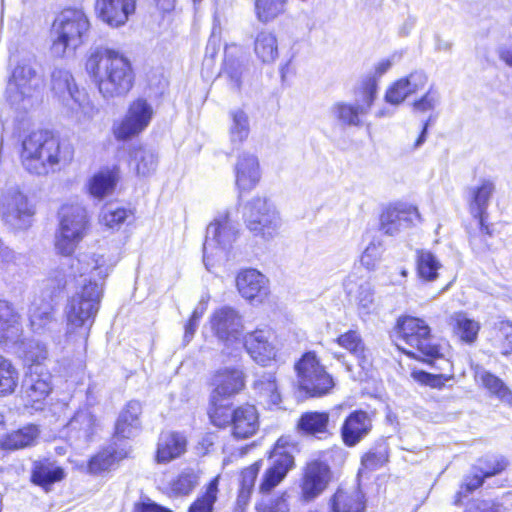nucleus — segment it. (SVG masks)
Here are the masks:
<instances>
[{
	"mask_svg": "<svg viewBox=\"0 0 512 512\" xmlns=\"http://www.w3.org/2000/svg\"><path fill=\"white\" fill-rule=\"evenodd\" d=\"M142 405L138 401H130L120 412L115 426V433L121 438H131L141 429L140 415Z\"/></svg>",
	"mask_w": 512,
	"mask_h": 512,
	"instance_id": "7c9ffc66",
	"label": "nucleus"
},
{
	"mask_svg": "<svg viewBox=\"0 0 512 512\" xmlns=\"http://www.w3.org/2000/svg\"><path fill=\"white\" fill-rule=\"evenodd\" d=\"M17 384V370L10 361L0 355V395L13 393Z\"/></svg>",
	"mask_w": 512,
	"mask_h": 512,
	"instance_id": "8fccbe9b",
	"label": "nucleus"
},
{
	"mask_svg": "<svg viewBox=\"0 0 512 512\" xmlns=\"http://www.w3.org/2000/svg\"><path fill=\"white\" fill-rule=\"evenodd\" d=\"M128 216V211L124 208L112 209L107 207L103 209L100 215V221L109 228H115L121 225Z\"/></svg>",
	"mask_w": 512,
	"mask_h": 512,
	"instance_id": "052dcab7",
	"label": "nucleus"
},
{
	"mask_svg": "<svg viewBox=\"0 0 512 512\" xmlns=\"http://www.w3.org/2000/svg\"><path fill=\"white\" fill-rule=\"evenodd\" d=\"M295 369L300 388L312 397L326 394L334 385L332 377L313 352L305 353L296 363Z\"/></svg>",
	"mask_w": 512,
	"mask_h": 512,
	"instance_id": "f8f14e48",
	"label": "nucleus"
},
{
	"mask_svg": "<svg viewBox=\"0 0 512 512\" xmlns=\"http://www.w3.org/2000/svg\"><path fill=\"white\" fill-rule=\"evenodd\" d=\"M51 86L55 95L76 115L92 119L98 114V108L89 99L87 93L78 89L69 71L55 69L51 75Z\"/></svg>",
	"mask_w": 512,
	"mask_h": 512,
	"instance_id": "1a4fd4ad",
	"label": "nucleus"
},
{
	"mask_svg": "<svg viewBox=\"0 0 512 512\" xmlns=\"http://www.w3.org/2000/svg\"><path fill=\"white\" fill-rule=\"evenodd\" d=\"M51 389V375L41 365H31L22 384V393L27 403L36 406L49 395Z\"/></svg>",
	"mask_w": 512,
	"mask_h": 512,
	"instance_id": "aec40b11",
	"label": "nucleus"
},
{
	"mask_svg": "<svg viewBox=\"0 0 512 512\" xmlns=\"http://www.w3.org/2000/svg\"><path fill=\"white\" fill-rule=\"evenodd\" d=\"M271 336L272 333L268 329H256L242 337L247 353L263 366L275 357V348L270 342Z\"/></svg>",
	"mask_w": 512,
	"mask_h": 512,
	"instance_id": "393cba45",
	"label": "nucleus"
},
{
	"mask_svg": "<svg viewBox=\"0 0 512 512\" xmlns=\"http://www.w3.org/2000/svg\"><path fill=\"white\" fill-rule=\"evenodd\" d=\"M260 467L261 461H257L241 472L240 490L237 499L239 505H246L250 500Z\"/></svg>",
	"mask_w": 512,
	"mask_h": 512,
	"instance_id": "de8ad7c7",
	"label": "nucleus"
},
{
	"mask_svg": "<svg viewBox=\"0 0 512 512\" xmlns=\"http://www.w3.org/2000/svg\"><path fill=\"white\" fill-rule=\"evenodd\" d=\"M372 420L367 412L359 410L352 412L341 427V438L348 447H354L371 431Z\"/></svg>",
	"mask_w": 512,
	"mask_h": 512,
	"instance_id": "bb28decb",
	"label": "nucleus"
},
{
	"mask_svg": "<svg viewBox=\"0 0 512 512\" xmlns=\"http://www.w3.org/2000/svg\"><path fill=\"white\" fill-rule=\"evenodd\" d=\"M97 420L92 411L85 407L75 412L65 427L66 436L75 444L88 443L97 429Z\"/></svg>",
	"mask_w": 512,
	"mask_h": 512,
	"instance_id": "b1692460",
	"label": "nucleus"
},
{
	"mask_svg": "<svg viewBox=\"0 0 512 512\" xmlns=\"http://www.w3.org/2000/svg\"><path fill=\"white\" fill-rule=\"evenodd\" d=\"M187 449L185 435L175 431H165L159 435L157 442L156 461L169 463L181 457Z\"/></svg>",
	"mask_w": 512,
	"mask_h": 512,
	"instance_id": "c85d7f7f",
	"label": "nucleus"
},
{
	"mask_svg": "<svg viewBox=\"0 0 512 512\" xmlns=\"http://www.w3.org/2000/svg\"><path fill=\"white\" fill-rule=\"evenodd\" d=\"M495 184L489 179L481 180L479 186L471 189L470 212L472 216L486 215Z\"/></svg>",
	"mask_w": 512,
	"mask_h": 512,
	"instance_id": "58836bf2",
	"label": "nucleus"
},
{
	"mask_svg": "<svg viewBox=\"0 0 512 512\" xmlns=\"http://www.w3.org/2000/svg\"><path fill=\"white\" fill-rule=\"evenodd\" d=\"M346 293L354 297L360 306L369 308L373 303V291L371 284L359 278L356 274H350L343 283Z\"/></svg>",
	"mask_w": 512,
	"mask_h": 512,
	"instance_id": "4c0bfd02",
	"label": "nucleus"
},
{
	"mask_svg": "<svg viewBox=\"0 0 512 512\" xmlns=\"http://www.w3.org/2000/svg\"><path fill=\"white\" fill-rule=\"evenodd\" d=\"M330 480V468L321 461L309 462L305 469L301 484L302 497L311 501L318 497L327 487Z\"/></svg>",
	"mask_w": 512,
	"mask_h": 512,
	"instance_id": "412c9836",
	"label": "nucleus"
},
{
	"mask_svg": "<svg viewBox=\"0 0 512 512\" xmlns=\"http://www.w3.org/2000/svg\"><path fill=\"white\" fill-rule=\"evenodd\" d=\"M295 450L296 446L289 437H280L277 440L270 456V466L266 469L259 485L261 494H268L294 467L293 452Z\"/></svg>",
	"mask_w": 512,
	"mask_h": 512,
	"instance_id": "9b49d317",
	"label": "nucleus"
},
{
	"mask_svg": "<svg viewBox=\"0 0 512 512\" xmlns=\"http://www.w3.org/2000/svg\"><path fill=\"white\" fill-rule=\"evenodd\" d=\"M53 309L49 303H44L41 306H35L30 309V325L35 332L44 329L52 322Z\"/></svg>",
	"mask_w": 512,
	"mask_h": 512,
	"instance_id": "603ef678",
	"label": "nucleus"
},
{
	"mask_svg": "<svg viewBox=\"0 0 512 512\" xmlns=\"http://www.w3.org/2000/svg\"><path fill=\"white\" fill-rule=\"evenodd\" d=\"M125 455L117 453L112 448H107L95 455L89 462V471L94 474L109 470L118 460Z\"/></svg>",
	"mask_w": 512,
	"mask_h": 512,
	"instance_id": "09e8293b",
	"label": "nucleus"
},
{
	"mask_svg": "<svg viewBox=\"0 0 512 512\" xmlns=\"http://www.w3.org/2000/svg\"><path fill=\"white\" fill-rule=\"evenodd\" d=\"M42 84L41 77L37 74L35 63L23 61L13 70L7 86L8 99L12 104L24 101L31 97Z\"/></svg>",
	"mask_w": 512,
	"mask_h": 512,
	"instance_id": "f3484780",
	"label": "nucleus"
},
{
	"mask_svg": "<svg viewBox=\"0 0 512 512\" xmlns=\"http://www.w3.org/2000/svg\"><path fill=\"white\" fill-rule=\"evenodd\" d=\"M449 325L462 342L473 344L477 340L480 324L469 318L466 313H453L449 318Z\"/></svg>",
	"mask_w": 512,
	"mask_h": 512,
	"instance_id": "f704fd0d",
	"label": "nucleus"
},
{
	"mask_svg": "<svg viewBox=\"0 0 512 512\" xmlns=\"http://www.w3.org/2000/svg\"><path fill=\"white\" fill-rule=\"evenodd\" d=\"M65 476L64 470L53 463H41L35 466L32 480L35 484L48 490L53 483L61 481Z\"/></svg>",
	"mask_w": 512,
	"mask_h": 512,
	"instance_id": "c03bdc74",
	"label": "nucleus"
},
{
	"mask_svg": "<svg viewBox=\"0 0 512 512\" xmlns=\"http://www.w3.org/2000/svg\"><path fill=\"white\" fill-rule=\"evenodd\" d=\"M427 82L428 77L423 71H414L391 85L386 91L385 99L388 103L398 105L408 96L423 90Z\"/></svg>",
	"mask_w": 512,
	"mask_h": 512,
	"instance_id": "a878e982",
	"label": "nucleus"
},
{
	"mask_svg": "<svg viewBox=\"0 0 512 512\" xmlns=\"http://www.w3.org/2000/svg\"><path fill=\"white\" fill-rule=\"evenodd\" d=\"M397 334L407 346L398 345V347L407 355L429 364L440 361L441 365L437 367L440 370L451 366L450 362L443 357L442 347L431 335V329L423 319L412 316L399 318Z\"/></svg>",
	"mask_w": 512,
	"mask_h": 512,
	"instance_id": "7ed1b4c3",
	"label": "nucleus"
},
{
	"mask_svg": "<svg viewBox=\"0 0 512 512\" xmlns=\"http://www.w3.org/2000/svg\"><path fill=\"white\" fill-rule=\"evenodd\" d=\"M231 425L234 437L246 439L253 436L259 428V415L255 406L244 404L234 409Z\"/></svg>",
	"mask_w": 512,
	"mask_h": 512,
	"instance_id": "cd10ccee",
	"label": "nucleus"
},
{
	"mask_svg": "<svg viewBox=\"0 0 512 512\" xmlns=\"http://www.w3.org/2000/svg\"><path fill=\"white\" fill-rule=\"evenodd\" d=\"M238 226V223L230 218L228 212L219 214L208 225L203 244V261L208 270H210V260L226 258L227 251L238 237Z\"/></svg>",
	"mask_w": 512,
	"mask_h": 512,
	"instance_id": "0eeeda50",
	"label": "nucleus"
},
{
	"mask_svg": "<svg viewBox=\"0 0 512 512\" xmlns=\"http://www.w3.org/2000/svg\"><path fill=\"white\" fill-rule=\"evenodd\" d=\"M244 218L250 233L265 242L278 236L282 226L278 210L266 197H254L246 206Z\"/></svg>",
	"mask_w": 512,
	"mask_h": 512,
	"instance_id": "6e6552de",
	"label": "nucleus"
},
{
	"mask_svg": "<svg viewBox=\"0 0 512 512\" xmlns=\"http://www.w3.org/2000/svg\"><path fill=\"white\" fill-rule=\"evenodd\" d=\"M253 389L260 402L268 408H280L281 392L274 373H263L253 384Z\"/></svg>",
	"mask_w": 512,
	"mask_h": 512,
	"instance_id": "2f4dec72",
	"label": "nucleus"
},
{
	"mask_svg": "<svg viewBox=\"0 0 512 512\" xmlns=\"http://www.w3.org/2000/svg\"><path fill=\"white\" fill-rule=\"evenodd\" d=\"M21 163L31 174L47 175L66 160L60 140L48 131H34L24 138L20 154Z\"/></svg>",
	"mask_w": 512,
	"mask_h": 512,
	"instance_id": "20e7f679",
	"label": "nucleus"
},
{
	"mask_svg": "<svg viewBox=\"0 0 512 512\" xmlns=\"http://www.w3.org/2000/svg\"><path fill=\"white\" fill-rule=\"evenodd\" d=\"M154 115L153 107L147 100L138 98L130 103L122 121L114 127V135L118 140L130 139L150 124Z\"/></svg>",
	"mask_w": 512,
	"mask_h": 512,
	"instance_id": "dca6fc26",
	"label": "nucleus"
},
{
	"mask_svg": "<svg viewBox=\"0 0 512 512\" xmlns=\"http://www.w3.org/2000/svg\"><path fill=\"white\" fill-rule=\"evenodd\" d=\"M497 330L496 340L501 354L508 356L512 353V323L508 321H500L495 324Z\"/></svg>",
	"mask_w": 512,
	"mask_h": 512,
	"instance_id": "4d7b16f0",
	"label": "nucleus"
},
{
	"mask_svg": "<svg viewBox=\"0 0 512 512\" xmlns=\"http://www.w3.org/2000/svg\"><path fill=\"white\" fill-rule=\"evenodd\" d=\"M386 462V457L382 452H368L361 460V464L366 470H376Z\"/></svg>",
	"mask_w": 512,
	"mask_h": 512,
	"instance_id": "69168bd1",
	"label": "nucleus"
},
{
	"mask_svg": "<svg viewBox=\"0 0 512 512\" xmlns=\"http://www.w3.org/2000/svg\"><path fill=\"white\" fill-rule=\"evenodd\" d=\"M1 324L0 343L6 346L10 344H17L22 335L21 323H8L3 321Z\"/></svg>",
	"mask_w": 512,
	"mask_h": 512,
	"instance_id": "bf43d9fd",
	"label": "nucleus"
},
{
	"mask_svg": "<svg viewBox=\"0 0 512 512\" xmlns=\"http://www.w3.org/2000/svg\"><path fill=\"white\" fill-rule=\"evenodd\" d=\"M254 51L263 63H273L278 58V41L270 31H260L254 40Z\"/></svg>",
	"mask_w": 512,
	"mask_h": 512,
	"instance_id": "ea45409f",
	"label": "nucleus"
},
{
	"mask_svg": "<svg viewBox=\"0 0 512 512\" xmlns=\"http://www.w3.org/2000/svg\"><path fill=\"white\" fill-rule=\"evenodd\" d=\"M329 414L319 411L303 413L296 424L297 432L302 436L322 438L328 434Z\"/></svg>",
	"mask_w": 512,
	"mask_h": 512,
	"instance_id": "473e14b6",
	"label": "nucleus"
},
{
	"mask_svg": "<svg viewBox=\"0 0 512 512\" xmlns=\"http://www.w3.org/2000/svg\"><path fill=\"white\" fill-rule=\"evenodd\" d=\"M215 386L212 394L229 398L238 394L245 386L244 373L236 368H223L216 372L213 378Z\"/></svg>",
	"mask_w": 512,
	"mask_h": 512,
	"instance_id": "c756f323",
	"label": "nucleus"
},
{
	"mask_svg": "<svg viewBox=\"0 0 512 512\" xmlns=\"http://www.w3.org/2000/svg\"><path fill=\"white\" fill-rule=\"evenodd\" d=\"M225 73L231 79L232 88L239 89L241 86L242 69L240 65L234 67V64H226Z\"/></svg>",
	"mask_w": 512,
	"mask_h": 512,
	"instance_id": "774afa93",
	"label": "nucleus"
},
{
	"mask_svg": "<svg viewBox=\"0 0 512 512\" xmlns=\"http://www.w3.org/2000/svg\"><path fill=\"white\" fill-rule=\"evenodd\" d=\"M288 0H255L254 11L259 22L267 24L283 14Z\"/></svg>",
	"mask_w": 512,
	"mask_h": 512,
	"instance_id": "a18cd8bd",
	"label": "nucleus"
},
{
	"mask_svg": "<svg viewBox=\"0 0 512 512\" xmlns=\"http://www.w3.org/2000/svg\"><path fill=\"white\" fill-rule=\"evenodd\" d=\"M222 397L211 395L208 415L211 422L218 427L231 423V414L229 408L221 403Z\"/></svg>",
	"mask_w": 512,
	"mask_h": 512,
	"instance_id": "3c124183",
	"label": "nucleus"
},
{
	"mask_svg": "<svg viewBox=\"0 0 512 512\" xmlns=\"http://www.w3.org/2000/svg\"><path fill=\"white\" fill-rule=\"evenodd\" d=\"M376 92V80L374 78L368 79L363 85L361 98L357 99L355 104L338 102L331 107L333 117L344 126H361V117L369 112L375 100Z\"/></svg>",
	"mask_w": 512,
	"mask_h": 512,
	"instance_id": "4468645a",
	"label": "nucleus"
},
{
	"mask_svg": "<svg viewBox=\"0 0 512 512\" xmlns=\"http://www.w3.org/2000/svg\"><path fill=\"white\" fill-rule=\"evenodd\" d=\"M130 158V167L138 176L147 177L156 171L158 158L153 150L141 146L133 148Z\"/></svg>",
	"mask_w": 512,
	"mask_h": 512,
	"instance_id": "c9c22d12",
	"label": "nucleus"
},
{
	"mask_svg": "<svg viewBox=\"0 0 512 512\" xmlns=\"http://www.w3.org/2000/svg\"><path fill=\"white\" fill-rule=\"evenodd\" d=\"M119 179L118 169H103L96 173L89 181L88 188L92 196L103 198L112 193Z\"/></svg>",
	"mask_w": 512,
	"mask_h": 512,
	"instance_id": "e433bc0d",
	"label": "nucleus"
},
{
	"mask_svg": "<svg viewBox=\"0 0 512 512\" xmlns=\"http://www.w3.org/2000/svg\"><path fill=\"white\" fill-rule=\"evenodd\" d=\"M235 185L239 192H249L261 179V169L257 156L243 152L237 158L235 167Z\"/></svg>",
	"mask_w": 512,
	"mask_h": 512,
	"instance_id": "5701e85b",
	"label": "nucleus"
},
{
	"mask_svg": "<svg viewBox=\"0 0 512 512\" xmlns=\"http://www.w3.org/2000/svg\"><path fill=\"white\" fill-rule=\"evenodd\" d=\"M0 211L4 223L15 230L28 228L35 212L27 196L17 189L6 191L1 200Z\"/></svg>",
	"mask_w": 512,
	"mask_h": 512,
	"instance_id": "2eb2a0df",
	"label": "nucleus"
},
{
	"mask_svg": "<svg viewBox=\"0 0 512 512\" xmlns=\"http://www.w3.org/2000/svg\"><path fill=\"white\" fill-rule=\"evenodd\" d=\"M99 18L111 27H121L135 13L136 0H96Z\"/></svg>",
	"mask_w": 512,
	"mask_h": 512,
	"instance_id": "4be33fe9",
	"label": "nucleus"
},
{
	"mask_svg": "<svg viewBox=\"0 0 512 512\" xmlns=\"http://www.w3.org/2000/svg\"><path fill=\"white\" fill-rule=\"evenodd\" d=\"M90 23L83 11L66 9L54 20L51 51L57 57L73 53L87 37Z\"/></svg>",
	"mask_w": 512,
	"mask_h": 512,
	"instance_id": "39448f33",
	"label": "nucleus"
},
{
	"mask_svg": "<svg viewBox=\"0 0 512 512\" xmlns=\"http://www.w3.org/2000/svg\"><path fill=\"white\" fill-rule=\"evenodd\" d=\"M231 124L229 127L230 140L233 144H242L249 136V117L242 109L231 110Z\"/></svg>",
	"mask_w": 512,
	"mask_h": 512,
	"instance_id": "37998d69",
	"label": "nucleus"
},
{
	"mask_svg": "<svg viewBox=\"0 0 512 512\" xmlns=\"http://www.w3.org/2000/svg\"><path fill=\"white\" fill-rule=\"evenodd\" d=\"M413 377L420 383L428 385L432 388H441L445 382L451 379V376L444 374H431L425 371H416L413 373Z\"/></svg>",
	"mask_w": 512,
	"mask_h": 512,
	"instance_id": "680f3d73",
	"label": "nucleus"
},
{
	"mask_svg": "<svg viewBox=\"0 0 512 512\" xmlns=\"http://www.w3.org/2000/svg\"><path fill=\"white\" fill-rule=\"evenodd\" d=\"M236 287L239 294L251 304H262L270 294L268 278L253 268L241 270L237 274Z\"/></svg>",
	"mask_w": 512,
	"mask_h": 512,
	"instance_id": "a211bd4d",
	"label": "nucleus"
},
{
	"mask_svg": "<svg viewBox=\"0 0 512 512\" xmlns=\"http://www.w3.org/2000/svg\"><path fill=\"white\" fill-rule=\"evenodd\" d=\"M209 325L213 335L227 348L242 340L243 316L233 307L222 306L214 310L209 318Z\"/></svg>",
	"mask_w": 512,
	"mask_h": 512,
	"instance_id": "ddd939ff",
	"label": "nucleus"
},
{
	"mask_svg": "<svg viewBox=\"0 0 512 512\" xmlns=\"http://www.w3.org/2000/svg\"><path fill=\"white\" fill-rule=\"evenodd\" d=\"M384 250L382 241H371L361 255V264L368 270H375L382 259Z\"/></svg>",
	"mask_w": 512,
	"mask_h": 512,
	"instance_id": "864d4df0",
	"label": "nucleus"
},
{
	"mask_svg": "<svg viewBox=\"0 0 512 512\" xmlns=\"http://www.w3.org/2000/svg\"><path fill=\"white\" fill-rule=\"evenodd\" d=\"M336 343L349 352L356 364L348 362L343 353H334L333 356L341 362L353 380L362 381L372 366L370 349L366 346L361 334L357 330H349L336 338Z\"/></svg>",
	"mask_w": 512,
	"mask_h": 512,
	"instance_id": "9d476101",
	"label": "nucleus"
},
{
	"mask_svg": "<svg viewBox=\"0 0 512 512\" xmlns=\"http://www.w3.org/2000/svg\"><path fill=\"white\" fill-rule=\"evenodd\" d=\"M88 228L86 209L78 203L64 204L59 211V228L55 235V249L70 256L84 238Z\"/></svg>",
	"mask_w": 512,
	"mask_h": 512,
	"instance_id": "423d86ee",
	"label": "nucleus"
},
{
	"mask_svg": "<svg viewBox=\"0 0 512 512\" xmlns=\"http://www.w3.org/2000/svg\"><path fill=\"white\" fill-rule=\"evenodd\" d=\"M507 466V462L502 457H490L484 462V466H481L480 472L483 476L491 477L501 473Z\"/></svg>",
	"mask_w": 512,
	"mask_h": 512,
	"instance_id": "0e129e2a",
	"label": "nucleus"
},
{
	"mask_svg": "<svg viewBox=\"0 0 512 512\" xmlns=\"http://www.w3.org/2000/svg\"><path fill=\"white\" fill-rule=\"evenodd\" d=\"M114 265L115 262L104 255H82L71 260L68 275L64 272V268L54 270L50 274V278L56 282L58 289L66 286L68 277L76 278L78 274L82 278L79 290L66 306L68 334H79L87 338L102 296V284L98 283L97 279L104 280Z\"/></svg>",
	"mask_w": 512,
	"mask_h": 512,
	"instance_id": "f257e3e1",
	"label": "nucleus"
},
{
	"mask_svg": "<svg viewBox=\"0 0 512 512\" xmlns=\"http://www.w3.org/2000/svg\"><path fill=\"white\" fill-rule=\"evenodd\" d=\"M442 267L437 257L428 250L416 251V268L419 277L425 281H434Z\"/></svg>",
	"mask_w": 512,
	"mask_h": 512,
	"instance_id": "79ce46f5",
	"label": "nucleus"
},
{
	"mask_svg": "<svg viewBox=\"0 0 512 512\" xmlns=\"http://www.w3.org/2000/svg\"><path fill=\"white\" fill-rule=\"evenodd\" d=\"M365 501L360 491L338 489L330 500V512H364Z\"/></svg>",
	"mask_w": 512,
	"mask_h": 512,
	"instance_id": "72a5a7b5",
	"label": "nucleus"
},
{
	"mask_svg": "<svg viewBox=\"0 0 512 512\" xmlns=\"http://www.w3.org/2000/svg\"><path fill=\"white\" fill-rule=\"evenodd\" d=\"M85 71L105 100L124 98L134 85L130 59L121 51L98 46L87 53Z\"/></svg>",
	"mask_w": 512,
	"mask_h": 512,
	"instance_id": "f03ea898",
	"label": "nucleus"
},
{
	"mask_svg": "<svg viewBox=\"0 0 512 512\" xmlns=\"http://www.w3.org/2000/svg\"><path fill=\"white\" fill-rule=\"evenodd\" d=\"M475 377L492 394L504 397L508 392V388L500 378L484 369L477 370Z\"/></svg>",
	"mask_w": 512,
	"mask_h": 512,
	"instance_id": "6e6d98bb",
	"label": "nucleus"
},
{
	"mask_svg": "<svg viewBox=\"0 0 512 512\" xmlns=\"http://www.w3.org/2000/svg\"><path fill=\"white\" fill-rule=\"evenodd\" d=\"M257 512H289L286 494L272 498L263 496L256 504Z\"/></svg>",
	"mask_w": 512,
	"mask_h": 512,
	"instance_id": "13d9d810",
	"label": "nucleus"
},
{
	"mask_svg": "<svg viewBox=\"0 0 512 512\" xmlns=\"http://www.w3.org/2000/svg\"><path fill=\"white\" fill-rule=\"evenodd\" d=\"M198 484L197 475L186 470L177 476L171 483V490L176 495H188Z\"/></svg>",
	"mask_w": 512,
	"mask_h": 512,
	"instance_id": "5fc2aeb1",
	"label": "nucleus"
},
{
	"mask_svg": "<svg viewBox=\"0 0 512 512\" xmlns=\"http://www.w3.org/2000/svg\"><path fill=\"white\" fill-rule=\"evenodd\" d=\"M420 214L416 207L397 204L387 207L380 216V230L388 236H396L413 225Z\"/></svg>",
	"mask_w": 512,
	"mask_h": 512,
	"instance_id": "6ab92c4d",
	"label": "nucleus"
},
{
	"mask_svg": "<svg viewBox=\"0 0 512 512\" xmlns=\"http://www.w3.org/2000/svg\"><path fill=\"white\" fill-rule=\"evenodd\" d=\"M438 102V97L435 93L429 90L421 99L415 101L413 106L417 111H429L432 110Z\"/></svg>",
	"mask_w": 512,
	"mask_h": 512,
	"instance_id": "338daca9",
	"label": "nucleus"
},
{
	"mask_svg": "<svg viewBox=\"0 0 512 512\" xmlns=\"http://www.w3.org/2000/svg\"><path fill=\"white\" fill-rule=\"evenodd\" d=\"M25 345V357L32 365H40V361L47 357L46 346L39 341L31 340Z\"/></svg>",
	"mask_w": 512,
	"mask_h": 512,
	"instance_id": "e2e57ef3",
	"label": "nucleus"
},
{
	"mask_svg": "<svg viewBox=\"0 0 512 512\" xmlns=\"http://www.w3.org/2000/svg\"><path fill=\"white\" fill-rule=\"evenodd\" d=\"M39 430L35 425H28L9 433L2 441V447L8 450L22 449L36 441Z\"/></svg>",
	"mask_w": 512,
	"mask_h": 512,
	"instance_id": "a19ab883",
	"label": "nucleus"
},
{
	"mask_svg": "<svg viewBox=\"0 0 512 512\" xmlns=\"http://www.w3.org/2000/svg\"><path fill=\"white\" fill-rule=\"evenodd\" d=\"M219 476L214 477L205 487L203 493L190 505L188 512H213L218 498Z\"/></svg>",
	"mask_w": 512,
	"mask_h": 512,
	"instance_id": "49530a36",
	"label": "nucleus"
}]
</instances>
